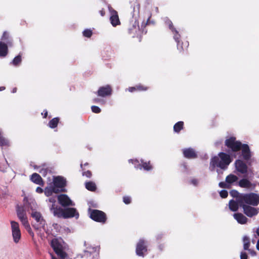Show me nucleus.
<instances>
[{"label": "nucleus", "mask_w": 259, "mask_h": 259, "mask_svg": "<svg viewBox=\"0 0 259 259\" xmlns=\"http://www.w3.org/2000/svg\"><path fill=\"white\" fill-rule=\"evenodd\" d=\"M225 145L231 149L233 152H237L241 150L243 158L247 160L251 157V152L249 146L247 144H242L233 137H229L225 140Z\"/></svg>", "instance_id": "1"}, {"label": "nucleus", "mask_w": 259, "mask_h": 259, "mask_svg": "<svg viewBox=\"0 0 259 259\" xmlns=\"http://www.w3.org/2000/svg\"><path fill=\"white\" fill-rule=\"evenodd\" d=\"M231 161L230 155L224 152H220L218 156H214L211 159L210 169L211 170H213L216 166L221 169H226Z\"/></svg>", "instance_id": "2"}, {"label": "nucleus", "mask_w": 259, "mask_h": 259, "mask_svg": "<svg viewBox=\"0 0 259 259\" xmlns=\"http://www.w3.org/2000/svg\"><path fill=\"white\" fill-rule=\"evenodd\" d=\"M66 185V180L62 177H54L53 184L47 187L45 189V194L47 196H50L53 193H57L63 191V188Z\"/></svg>", "instance_id": "3"}, {"label": "nucleus", "mask_w": 259, "mask_h": 259, "mask_svg": "<svg viewBox=\"0 0 259 259\" xmlns=\"http://www.w3.org/2000/svg\"><path fill=\"white\" fill-rule=\"evenodd\" d=\"M241 203H246L253 206H257L259 204V194L250 193L241 194L238 199Z\"/></svg>", "instance_id": "4"}, {"label": "nucleus", "mask_w": 259, "mask_h": 259, "mask_svg": "<svg viewBox=\"0 0 259 259\" xmlns=\"http://www.w3.org/2000/svg\"><path fill=\"white\" fill-rule=\"evenodd\" d=\"M31 217L35 221L36 223L33 225L35 229H42L46 231V221L40 212L31 208Z\"/></svg>", "instance_id": "5"}, {"label": "nucleus", "mask_w": 259, "mask_h": 259, "mask_svg": "<svg viewBox=\"0 0 259 259\" xmlns=\"http://www.w3.org/2000/svg\"><path fill=\"white\" fill-rule=\"evenodd\" d=\"M87 249L83 254L77 255V259H99V248L97 247L90 246Z\"/></svg>", "instance_id": "6"}, {"label": "nucleus", "mask_w": 259, "mask_h": 259, "mask_svg": "<svg viewBox=\"0 0 259 259\" xmlns=\"http://www.w3.org/2000/svg\"><path fill=\"white\" fill-rule=\"evenodd\" d=\"M51 246L61 259H71L67 256L66 253L62 250L61 240L56 238L53 239L51 241Z\"/></svg>", "instance_id": "7"}, {"label": "nucleus", "mask_w": 259, "mask_h": 259, "mask_svg": "<svg viewBox=\"0 0 259 259\" xmlns=\"http://www.w3.org/2000/svg\"><path fill=\"white\" fill-rule=\"evenodd\" d=\"M10 224L13 241L15 244H18L21 239V232L19 224L14 221H11Z\"/></svg>", "instance_id": "8"}, {"label": "nucleus", "mask_w": 259, "mask_h": 259, "mask_svg": "<svg viewBox=\"0 0 259 259\" xmlns=\"http://www.w3.org/2000/svg\"><path fill=\"white\" fill-rule=\"evenodd\" d=\"M147 251V241L143 239L139 240L137 244L136 252L137 255L144 257Z\"/></svg>", "instance_id": "9"}, {"label": "nucleus", "mask_w": 259, "mask_h": 259, "mask_svg": "<svg viewBox=\"0 0 259 259\" xmlns=\"http://www.w3.org/2000/svg\"><path fill=\"white\" fill-rule=\"evenodd\" d=\"M90 218L95 221L105 223L106 220V214L102 211L98 210H90Z\"/></svg>", "instance_id": "10"}, {"label": "nucleus", "mask_w": 259, "mask_h": 259, "mask_svg": "<svg viewBox=\"0 0 259 259\" xmlns=\"http://www.w3.org/2000/svg\"><path fill=\"white\" fill-rule=\"evenodd\" d=\"M128 162L130 163H132V164L135 165V167L137 168L142 169L143 168L145 170H150L152 169V167L150 165V162H144L143 160H141V163L140 161L135 159H129Z\"/></svg>", "instance_id": "11"}, {"label": "nucleus", "mask_w": 259, "mask_h": 259, "mask_svg": "<svg viewBox=\"0 0 259 259\" xmlns=\"http://www.w3.org/2000/svg\"><path fill=\"white\" fill-rule=\"evenodd\" d=\"M112 88L108 84L100 87L97 92V94L99 97L103 98L110 96L112 95Z\"/></svg>", "instance_id": "12"}, {"label": "nucleus", "mask_w": 259, "mask_h": 259, "mask_svg": "<svg viewBox=\"0 0 259 259\" xmlns=\"http://www.w3.org/2000/svg\"><path fill=\"white\" fill-rule=\"evenodd\" d=\"M59 203L63 206H73L74 204L66 194H61L58 196Z\"/></svg>", "instance_id": "13"}, {"label": "nucleus", "mask_w": 259, "mask_h": 259, "mask_svg": "<svg viewBox=\"0 0 259 259\" xmlns=\"http://www.w3.org/2000/svg\"><path fill=\"white\" fill-rule=\"evenodd\" d=\"M244 213L249 217L256 215L259 212V208L243 204Z\"/></svg>", "instance_id": "14"}, {"label": "nucleus", "mask_w": 259, "mask_h": 259, "mask_svg": "<svg viewBox=\"0 0 259 259\" xmlns=\"http://www.w3.org/2000/svg\"><path fill=\"white\" fill-rule=\"evenodd\" d=\"M109 10L110 12V22L112 25L114 27L120 24V21L117 14V12L113 10L111 7H109Z\"/></svg>", "instance_id": "15"}, {"label": "nucleus", "mask_w": 259, "mask_h": 259, "mask_svg": "<svg viewBox=\"0 0 259 259\" xmlns=\"http://www.w3.org/2000/svg\"><path fill=\"white\" fill-rule=\"evenodd\" d=\"M17 215L20 220L22 224L24 226L29 227V223L27 221V218L25 212L22 208H18L17 210Z\"/></svg>", "instance_id": "16"}, {"label": "nucleus", "mask_w": 259, "mask_h": 259, "mask_svg": "<svg viewBox=\"0 0 259 259\" xmlns=\"http://www.w3.org/2000/svg\"><path fill=\"white\" fill-rule=\"evenodd\" d=\"M236 170L241 174H244L247 171V165L241 160H237L235 163Z\"/></svg>", "instance_id": "17"}, {"label": "nucleus", "mask_w": 259, "mask_h": 259, "mask_svg": "<svg viewBox=\"0 0 259 259\" xmlns=\"http://www.w3.org/2000/svg\"><path fill=\"white\" fill-rule=\"evenodd\" d=\"M75 217L77 219L79 217V214L75 208H68L64 209V218H69Z\"/></svg>", "instance_id": "18"}, {"label": "nucleus", "mask_w": 259, "mask_h": 259, "mask_svg": "<svg viewBox=\"0 0 259 259\" xmlns=\"http://www.w3.org/2000/svg\"><path fill=\"white\" fill-rule=\"evenodd\" d=\"M165 23L169 26V28L171 30V31L173 32L174 34V38L176 40V41L177 42L178 48L179 49L180 47V41L179 40L180 38V35L178 33V32L177 30H176L172 26L171 22L169 20H167Z\"/></svg>", "instance_id": "19"}, {"label": "nucleus", "mask_w": 259, "mask_h": 259, "mask_svg": "<svg viewBox=\"0 0 259 259\" xmlns=\"http://www.w3.org/2000/svg\"><path fill=\"white\" fill-rule=\"evenodd\" d=\"M238 184L240 187L247 189H252L255 187V185L246 178L240 180Z\"/></svg>", "instance_id": "20"}, {"label": "nucleus", "mask_w": 259, "mask_h": 259, "mask_svg": "<svg viewBox=\"0 0 259 259\" xmlns=\"http://www.w3.org/2000/svg\"><path fill=\"white\" fill-rule=\"evenodd\" d=\"M51 210L55 216L58 218L62 217L64 218V209L57 206L55 207V204H52L51 207Z\"/></svg>", "instance_id": "21"}, {"label": "nucleus", "mask_w": 259, "mask_h": 259, "mask_svg": "<svg viewBox=\"0 0 259 259\" xmlns=\"http://www.w3.org/2000/svg\"><path fill=\"white\" fill-rule=\"evenodd\" d=\"M183 154L186 158H195L197 157L195 151L191 148L184 149L183 150Z\"/></svg>", "instance_id": "22"}, {"label": "nucleus", "mask_w": 259, "mask_h": 259, "mask_svg": "<svg viewBox=\"0 0 259 259\" xmlns=\"http://www.w3.org/2000/svg\"><path fill=\"white\" fill-rule=\"evenodd\" d=\"M33 166L34 168L39 172L42 176L45 177L47 175L48 169L46 164H43L39 166L34 165Z\"/></svg>", "instance_id": "23"}, {"label": "nucleus", "mask_w": 259, "mask_h": 259, "mask_svg": "<svg viewBox=\"0 0 259 259\" xmlns=\"http://www.w3.org/2000/svg\"><path fill=\"white\" fill-rule=\"evenodd\" d=\"M234 219L237 222L241 224H245L246 223L247 219L243 214L240 213H236L233 214Z\"/></svg>", "instance_id": "24"}, {"label": "nucleus", "mask_w": 259, "mask_h": 259, "mask_svg": "<svg viewBox=\"0 0 259 259\" xmlns=\"http://www.w3.org/2000/svg\"><path fill=\"white\" fill-rule=\"evenodd\" d=\"M238 178L233 174L228 175L226 178V182L227 183L229 187L231 185H235L238 181Z\"/></svg>", "instance_id": "25"}, {"label": "nucleus", "mask_w": 259, "mask_h": 259, "mask_svg": "<svg viewBox=\"0 0 259 259\" xmlns=\"http://www.w3.org/2000/svg\"><path fill=\"white\" fill-rule=\"evenodd\" d=\"M7 44L4 41H0V57H5L8 54Z\"/></svg>", "instance_id": "26"}, {"label": "nucleus", "mask_w": 259, "mask_h": 259, "mask_svg": "<svg viewBox=\"0 0 259 259\" xmlns=\"http://www.w3.org/2000/svg\"><path fill=\"white\" fill-rule=\"evenodd\" d=\"M239 203H240V205H242L243 204H244L243 203H241L240 202H239L238 201L237 202H236L233 200H230L229 203L230 209L233 211H237L239 208Z\"/></svg>", "instance_id": "27"}, {"label": "nucleus", "mask_w": 259, "mask_h": 259, "mask_svg": "<svg viewBox=\"0 0 259 259\" xmlns=\"http://www.w3.org/2000/svg\"><path fill=\"white\" fill-rule=\"evenodd\" d=\"M31 180L33 183L38 185H41L42 183L41 178L38 174L36 173H34L31 175Z\"/></svg>", "instance_id": "28"}, {"label": "nucleus", "mask_w": 259, "mask_h": 259, "mask_svg": "<svg viewBox=\"0 0 259 259\" xmlns=\"http://www.w3.org/2000/svg\"><path fill=\"white\" fill-rule=\"evenodd\" d=\"M10 144V141L4 137L0 131V146H9Z\"/></svg>", "instance_id": "29"}, {"label": "nucleus", "mask_w": 259, "mask_h": 259, "mask_svg": "<svg viewBox=\"0 0 259 259\" xmlns=\"http://www.w3.org/2000/svg\"><path fill=\"white\" fill-rule=\"evenodd\" d=\"M1 39L2 40L1 41H4L7 44H10L11 43V40L10 38L9 34L7 31H5L3 33Z\"/></svg>", "instance_id": "30"}, {"label": "nucleus", "mask_w": 259, "mask_h": 259, "mask_svg": "<svg viewBox=\"0 0 259 259\" xmlns=\"http://www.w3.org/2000/svg\"><path fill=\"white\" fill-rule=\"evenodd\" d=\"M243 248L245 250H248L250 246V239L247 236L243 237Z\"/></svg>", "instance_id": "31"}, {"label": "nucleus", "mask_w": 259, "mask_h": 259, "mask_svg": "<svg viewBox=\"0 0 259 259\" xmlns=\"http://www.w3.org/2000/svg\"><path fill=\"white\" fill-rule=\"evenodd\" d=\"M184 123L183 121H179L174 126V130L176 133H179L183 128Z\"/></svg>", "instance_id": "32"}, {"label": "nucleus", "mask_w": 259, "mask_h": 259, "mask_svg": "<svg viewBox=\"0 0 259 259\" xmlns=\"http://www.w3.org/2000/svg\"><path fill=\"white\" fill-rule=\"evenodd\" d=\"M59 122L58 118H53L48 123V125L50 128H54L57 126Z\"/></svg>", "instance_id": "33"}, {"label": "nucleus", "mask_w": 259, "mask_h": 259, "mask_svg": "<svg viewBox=\"0 0 259 259\" xmlns=\"http://www.w3.org/2000/svg\"><path fill=\"white\" fill-rule=\"evenodd\" d=\"M85 188L90 191H95L96 189V186L95 183L89 182L85 183Z\"/></svg>", "instance_id": "34"}, {"label": "nucleus", "mask_w": 259, "mask_h": 259, "mask_svg": "<svg viewBox=\"0 0 259 259\" xmlns=\"http://www.w3.org/2000/svg\"><path fill=\"white\" fill-rule=\"evenodd\" d=\"M21 62V57L20 55H18L14 58L12 61V63L14 65L17 66L19 65Z\"/></svg>", "instance_id": "35"}, {"label": "nucleus", "mask_w": 259, "mask_h": 259, "mask_svg": "<svg viewBox=\"0 0 259 259\" xmlns=\"http://www.w3.org/2000/svg\"><path fill=\"white\" fill-rule=\"evenodd\" d=\"M137 91H145L148 90V87L143 85L142 84H138L136 85Z\"/></svg>", "instance_id": "36"}, {"label": "nucleus", "mask_w": 259, "mask_h": 259, "mask_svg": "<svg viewBox=\"0 0 259 259\" xmlns=\"http://www.w3.org/2000/svg\"><path fill=\"white\" fill-rule=\"evenodd\" d=\"M92 33V31L91 29H85L83 32V36L87 37H90Z\"/></svg>", "instance_id": "37"}, {"label": "nucleus", "mask_w": 259, "mask_h": 259, "mask_svg": "<svg viewBox=\"0 0 259 259\" xmlns=\"http://www.w3.org/2000/svg\"><path fill=\"white\" fill-rule=\"evenodd\" d=\"M230 194L231 196H232L233 197H238L237 198V201L240 202L238 200L239 198V197L241 195H239V193L238 192V191H236V190H232L231 192H230Z\"/></svg>", "instance_id": "38"}, {"label": "nucleus", "mask_w": 259, "mask_h": 259, "mask_svg": "<svg viewBox=\"0 0 259 259\" xmlns=\"http://www.w3.org/2000/svg\"><path fill=\"white\" fill-rule=\"evenodd\" d=\"M91 109L92 111L96 113H98L101 111L100 108L97 106H92Z\"/></svg>", "instance_id": "39"}, {"label": "nucleus", "mask_w": 259, "mask_h": 259, "mask_svg": "<svg viewBox=\"0 0 259 259\" xmlns=\"http://www.w3.org/2000/svg\"><path fill=\"white\" fill-rule=\"evenodd\" d=\"M220 195L221 197L225 198L228 196V193L226 190H223L220 192Z\"/></svg>", "instance_id": "40"}, {"label": "nucleus", "mask_w": 259, "mask_h": 259, "mask_svg": "<svg viewBox=\"0 0 259 259\" xmlns=\"http://www.w3.org/2000/svg\"><path fill=\"white\" fill-rule=\"evenodd\" d=\"M123 201L125 204H128L131 203V198L129 196H124L123 198Z\"/></svg>", "instance_id": "41"}, {"label": "nucleus", "mask_w": 259, "mask_h": 259, "mask_svg": "<svg viewBox=\"0 0 259 259\" xmlns=\"http://www.w3.org/2000/svg\"><path fill=\"white\" fill-rule=\"evenodd\" d=\"M219 186L221 188H230L226 182H220L219 183Z\"/></svg>", "instance_id": "42"}, {"label": "nucleus", "mask_w": 259, "mask_h": 259, "mask_svg": "<svg viewBox=\"0 0 259 259\" xmlns=\"http://www.w3.org/2000/svg\"><path fill=\"white\" fill-rule=\"evenodd\" d=\"M140 4L137 3L134 8V12L135 13L136 11L137 12V14H138L139 13V10H140Z\"/></svg>", "instance_id": "43"}, {"label": "nucleus", "mask_w": 259, "mask_h": 259, "mask_svg": "<svg viewBox=\"0 0 259 259\" xmlns=\"http://www.w3.org/2000/svg\"><path fill=\"white\" fill-rule=\"evenodd\" d=\"M24 227H25V228H26V229L27 230V231L28 232V233H29V234H30L32 237H33V236H34V233H33V232H32V231L31 230L30 225H29V227H26V226H24Z\"/></svg>", "instance_id": "44"}, {"label": "nucleus", "mask_w": 259, "mask_h": 259, "mask_svg": "<svg viewBox=\"0 0 259 259\" xmlns=\"http://www.w3.org/2000/svg\"><path fill=\"white\" fill-rule=\"evenodd\" d=\"M83 176L87 177V178H91L92 176V174L90 171H87L83 173Z\"/></svg>", "instance_id": "45"}, {"label": "nucleus", "mask_w": 259, "mask_h": 259, "mask_svg": "<svg viewBox=\"0 0 259 259\" xmlns=\"http://www.w3.org/2000/svg\"><path fill=\"white\" fill-rule=\"evenodd\" d=\"M191 183L194 186H197L199 183V182L198 180L194 179L191 181Z\"/></svg>", "instance_id": "46"}, {"label": "nucleus", "mask_w": 259, "mask_h": 259, "mask_svg": "<svg viewBox=\"0 0 259 259\" xmlns=\"http://www.w3.org/2000/svg\"><path fill=\"white\" fill-rule=\"evenodd\" d=\"M241 259H247V255L246 253L242 252L240 254Z\"/></svg>", "instance_id": "47"}, {"label": "nucleus", "mask_w": 259, "mask_h": 259, "mask_svg": "<svg viewBox=\"0 0 259 259\" xmlns=\"http://www.w3.org/2000/svg\"><path fill=\"white\" fill-rule=\"evenodd\" d=\"M127 90L130 92H134L135 91H137V89H136V86L133 87H130Z\"/></svg>", "instance_id": "48"}, {"label": "nucleus", "mask_w": 259, "mask_h": 259, "mask_svg": "<svg viewBox=\"0 0 259 259\" xmlns=\"http://www.w3.org/2000/svg\"><path fill=\"white\" fill-rule=\"evenodd\" d=\"M137 25V23L136 22H135V24L134 25V27H135L134 29H131V31H132L133 33L137 32V30L138 28L136 27V25Z\"/></svg>", "instance_id": "49"}, {"label": "nucleus", "mask_w": 259, "mask_h": 259, "mask_svg": "<svg viewBox=\"0 0 259 259\" xmlns=\"http://www.w3.org/2000/svg\"><path fill=\"white\" fill-rule=\"evenodd\" d=\"M222 142H223L222 140H218V141H217L214 143V145L215 146L218 147V146H219L222 143Z\"/></svg>", "instance_id": "50"}, {"label": "nucleus", "mask_w": 259, "mask_h": 259, "mask_svg": "<svg viewBox=\"0 0 259 259\" xmlns=\"http://www.w3.org/2000/svg\"><path fill=\"white\" fill-rule=\"evenodd\" d=\"M36 192L38 193H41L43 192V189L40 187H37L36 189Z\"/></svg>", "instance_id": "51"}, {"label": "nucleus", "mask_w": 259, "mask_h": 259, "mask_svg": "<svg viewBox=\"0 0 259 259\" xmlns=\"http://www.w3.org/2000/svg\"><path fill=\"white\" fill-rule=\"evenodd\" d=\"M94 102L95 103H104V102L103 101L99 99H98V98H96V99H94Z\"/></svg>", "instance_id": "52"}, {"label": "nucleus", "mask_w": 259, "mask_h": 259, "mask_svg": "<svg viewBox=\"0 0 259 259\" xmlns=\"http://www.w3.org/2000/svg\"><path fill=\"white\" fill-rule=\"evenodd\" d=\"M49 201L50 202L52 203L53 204H54V203L56 202V200H55V199L54 198H49Z\"/></svg>", "instance_id": "53"}, {"label": "nucleus", "mask_w": 259, "mask_h": 259, "mask_svg": "<svg viewBox=\"0 0 259 259\" xmlns=\"http://www.w3.org/2000/svg\"><path fill=\"white\" fill-rule=\"evenodd\" d=\"M41 114L44 116V118H46L48 115V112L47 110H44Z\"/></svg>", "instance_id": "54"}, {"label": "nucleus", "mask_w": 259, "mask_h": 259, "mask_svg": "<svg viewBox=\"0 0 259 259\" xmlns=\"http://www.w3.org/2000/svg\"><path fill=\"white\" fill-rule=\"evenodd\" d=\"M248 250L250 251L251 254L252 255H256V253L254 251H252V250H250L248 249Z\"/></svg>", "instance_id": "55"}, {"label": "nucleus", "mask_w": 259, "mask_h": 259, "mask_svg": "<svg viewBox=\"0 0 259 259\" xmlns=\"http://www.w3.org/2000/svg\"><path fill=\"white\" fill-rule=\"evenodd\" d=\"M256 247L257 249L258 250H259V239L258 240V241L257 242V244H256Z\"/></svg>", "instance_id": "56"}, {"label": "nucleus", "mask_w": 259, "mask_h": 259, "mask_svg": "<svg viewBox=\"0 0 259 259\" xmlns=\"http://www.w3.org/2000/svg\"><path fill=\"white\" fill-rule=\"evenodd\" d=\"M5 89V88L4 87H0V91H4Z\"/></svg>", "instance_id": "57"}, {"label": "nucleus", "mask_w": 259, "mask_h": 259, "mask_svg": "<svg viewBox=\"0 0 259 259\" xmlns=\"http://www.w3.org/2000/svg\"><path fill=\"white\" fill-rule=\"evenodd\" d=\"M16 91H17V89H16V88H14V89H13V90H12V92H13V93H16Z\"/></svg>", "instance_id": "58"}, {"label": "nucleus", "mask_w": 259, "mask_h": 259, "mask_svg": "<svg viewBox=\"0 0 259 259\" xmlns=\"http://www.w3.org/2000/svg\"><path fill=\"white\" fill-rule=\"evenodd\" d=\"M150 16L149 17V18H148V20L147 21L146 24H148L150 23Z\"/></svg>", "instance_id": "59"}, {"label": "nucleus", "mask_w": 259, "mask_h": 259, "mask_svg": "<svg viewBox=\"0 0 259 259\" xmlns=\"http://www.w3.org/2000/svg\"><path fill=\"white\" fill-rule=\"evenodd\" d=\"M256 233L257 235L259 236V228L257 229Z\"/></svg>", "instance_id": "60"}, {"label": "nucleus", "mask_w": 259, "mask_h": 259, "mask_svg": "<svg viewBox=\"0 0 259 259\" xmlns=\"http://www.w3.org/2000/svg\"><path fill=\"white\" fill-rule=\"evenodd\" d=\"M51 255L52 259H57L56 257H55L52 254H51Z\"/></svg>", "instance_id": "61"}, {"label": "nucleus", "mask_w": 259, "mask_h": 259, "mask_svg": "<svg viewBox=\"0 0 259 259\" xmlns=\"http://www.w3.org/2000/svg\"><path fill=\"white\" fill-rule=\"evenodd\" d=\"M188 46V44L187 42H186L185 44V48H187Z\"/></svg>", "instance_id": "62"}, {"label": "nucleus", "mask_w": 259, "mask_h": 259, "mask_svg": "<svg viewBox=\"0 0 259 259\" xmlns=\"http://www.w3.org/2000/svg\"><path fill=\"white\" fill-rule=\"evenodd\" d=\"M255 240L253 239L252 240V243L253 244H254V243H255Z\"/></svg>", "instance_id": "63"}, {"label": "nucleus", "mask_w": 259, "mask_h": 259, "mask_svg": "<svg viewBox=\"0 0 259 259\" xmlns=\"http://www.w3.org/2000/svg\"><path fill=\"white\" fill-rule=\"evenodd\" d=\"M88 165L87 163H85L84 164V165Z\"/></svg>", "instance_id": "64"}]
</instances>
